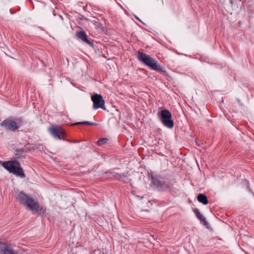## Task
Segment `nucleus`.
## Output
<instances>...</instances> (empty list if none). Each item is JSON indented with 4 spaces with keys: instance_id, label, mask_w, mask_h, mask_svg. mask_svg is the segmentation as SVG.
I'll use <instances>...</instances> for the list:
<instances>
[{
    "instance_id": "f257e3e1",
    "label": "nucleus",
    "mask_w": 254,
    "mask_h": 254,
    "mask_svg": "<svg viewBox=\"0 0 254 254\" xmlns=\"http://www.w3.org/2000/svg\"><path fill=\"white\" fill-rule=\"evenodd\" d=\"M16 199L20 204L26 206L33 213H37L39 215H43L46 212V209L40 206L39 202L30 195L23 191H19L17 194Z\"/></svg>"
},
{
    "instance_id": "f03ea898",
    "label": "nucleus",
    "mask_w": 254,
    "mask_h": 254,
    "mask_svg": "<svg viewBox=\"0 0 254 254\" xmlns=\"http://www.w3.org/2000/svg\"><path fill=\"white\" fill-rule=\"evenodd\" d=\"M137 59L142 64L149 67L152 70L159 71L163 74L166 73V71L163 70L161 66L157 64V61L149 56L138 51Z\"/></svg>"
},
{
    "instance_id": "7ed1b4c3",
    "label": "nucleus",
    "mask_w": 254,
    "mask_h": 254,
    "mask_svg": "<svg viewBox=\"0 0 254 254\" xmlns=\"http://www.w3.org/2000/svg\"><path fill=\"white\" fill-rule=\"evenodd\" d=\"M2 166L9 173H11L16 176H19L22 178L25 177V175L24 173L23 169L21 167L20 164L16 160H10L3 162Z\"/></svg>"
},
{
    "instance_id": "20e7f679",
    "label": "nucleus",
    "mask_w": 254,
    "mask_h": 254,
    "mask_svg": "<svg viewBox=\"0 0 254 254\" xmlns=\"http://www.w3.org/2000/svg\"><path fill=\"white\" fill-rule=\"evenodd\" d=\"M157 115L164 126L170 128L174 127V122L172 120V114L169 110L164 109L160 112H158Z\"/></svg>"
},
{
    "instance_id": "39448f33",
    "label": "nucleus",
    "mask_w": 254,
    "mask_h": 254,
    "mask_svg": "<svg viewBox=\"0 0 254 254\" xmlns=\"http://www.w3.org/2000/svg\"><path fill=\"white\" fill-rule=\"evenodd\" d=\"M22 124V120L21 119H16L14 121L10 119H6L3 121L0 126L4 127L7 130L15 131L21 126Z\"/></svg>"
},
{
    "instance_id": "423d86ee",
    "label": "nucleus",
    "mask_w": 254,
    "mask_h": 254,
    "mask_svg": "<svg viewBox=\"0 0 254 254\" xmlns=\"http://www.w3.org/2000/svg\"><path fill=\"white\" fill-rule=\"evenodd\" d=\"M152 184L156 186L157 187L162 189L166 191H169L171 193L174 192L173 184L171 183H166L165 182L161 181L158 179H156L153 175H151Z\"/></svg>"
},
{
    "instance_id": "0eeeda50",
    "label": "nucleus",
    "mask_w": 254,
    "mask_h": 254,
    "mask_svg": "<svg viewBox=\"0 0 254 254\" xmlns=\"http://www.w3.org/2000/svg\"><path fill=\"white\" fill-rule=\"evenodd\" d=\"M136 173L134 172V171L130 170L124 174L115 173L113 176L115 179L119 181L128 182L130 181L132 178L136 177Z\"/></svg>"
},
{
    "instance_id": "6e6552de",
    "label": "nucleus",
    "mask_w": 254,
    "mask_h": 254,
    "mask_svg": "<svg viewBox=\"0 0 254 254\" xmlns=\"http://www.w3.org/2000/svg\"><path fill=\"white\" fill-rule=\"evenodd\" d=\"M49 130L54 137L59 139H64L65 132L61 127L52 126L49 127Z\"/></svg>"
},
{
    "instance_id": "1a4fd4ad",
    "label": "nucleus",
    "mask_w": 254,
    "mask_h": 254,
    "mask_svg": "<svg viewBox=\"0 0 254 254\" xmlns=\"http://www.w3.org/2000/svg\"><path fill=\"white\" fill-rule=\"evenodd\" d=\"M91 99L93 102V108L94 109L98 108H101L103 110L106 109L105 101L101 95L95 94L91 96Z\"/></svg>"
},
{
    "instance_id": "9d476101",
    "label": "nucleus",
    "mask_w": 254,
    "mask_h": 254,
    "mask_svg": "<svg viewBox=\"0 0 254 254\" xmlns=\"http://www.w3.org/2000/svg\"><path fill=\"white\" fill-rule=\"evenodd\" d=\"M0 254H18L17 252L14 251L7 242L0 241Z\"/></svg>"
},
{
    "instance_id": "9b49d317",
    "label": "nucleus",
    "mask_w": 254,
    "mask_h": 254,
    "mask_svg": "<svg viewBox=\"0 0 254 254\" xmlns=\"http://www.w3.org/2000/svg\"><path fill=\"white\" fill-rule=\"evenodd\" d=\"M76 35L77 38L81 40L82 42H84L85 43L92 47H94L93 43L87 39V35L84 31H78L76 33Z\"/></svg>"
},
{
    "instance_id": "f8f14e48",
    "label": "nucleus",
    "mask_w": 254,
    "mask_h": 254,
    "mask_svg": "<svg viewBox=\"0 0 254 254\" xmlns=\"http://www.w3.org/2000/svg\"><path fill=\"white\" fill-rule=\"evenodd\" d=\"M193 211L197 218L203 223V224L204 226H207L208 225V222L206 220L205 217L200 213L198 209L195 208Z\"/></svg>"
},
{
    "instance_id": "ddd939ff",
    "label": "nucleus",
    "mask_w": 254,
    "mask_h": 254,
    "mask_svg": "<svg viewBox=\"0 0 254 254\" xmlns=\"http://www.w3.org/2000/svg\"><path fill=\"white\" fill-rule=\"evenodd\" d=\"M197 199L199 202L206 205L208 204V201L207 196L202 193H199L197 197Z\"/></svg>"
},
{
    "instance_id": "4468645a",
    "label": "nucleus",
    "mask_w": 254,
    "mask_h": 254,
    "mask_svg": "<svg viewBox=\"0 0 254 254\" xmlns=\"http://www.w3.org/2000/svg\"><path fill=\"white\" fill-rule=\"evenodd\" d=\"M79 125H88V126H96L97 125V124L96 123H92V122H88V121H84V122H77V123L72 124V126Z\"/></svg>"
},
{
    "instance_id": "2eb2a0df",
    "label": "nucleus",
    "mask_w": 254,
    "mask_h": 254,
    "mask_svg": "<svg viewBox=\"0 0 254 254\" xmlns=\"http://www.w3.org/2000/svg\"><path fill=\"white\" fill-rule=\"evenodd\" d=\"M108 140V139L107 138H100L97 141V144L99 146H101L105 144L107 142Z\"/></svg>"
},
{
    "instance_id": "dca6fc26",
    "label": "nucleus",
    "mask_w": 254,
    "mask_h": 254,
    "mask_svg": "<svg viewBox=\"0 0 254 254\" xmlns=\"http://www.w3.org/2000/svg\"><path fill=\"white\" fill-rule=\"evenodd\" d=\"M196 144L198 146H200L201 144H203L201 140H196Z\"/></svg>"
},
{
    "instance_id": "f3484780",
    "label": "nucleus",
    "mask_w": 254,
    "mask_h": 254,
    "mask_svg": "<svg viewBox=\"0 0 254 254\" xmlns=\"http://www.w3.org/2000/svg\"><path fill=\"white\" fill-rule=\"evenodd\" d=\"M107 156V155H106V154H104V155H102V157H103V159H105Z\"/></svg>"
},
{
    "instance_id": "a211bd4d",
    "label": "nucleus",
    "mask_w": 254,
    "mask_h": 254,
    "mask_svg": "<svg viewBox=\"0 0 254 254\" xmlns=\"http://www.w3.org/2000/svg\"><path fill=\"white\" fill-rule=\"evenodd\" d=\"M230 3H231V4H233V0H230Z\"/></svg>"
},
{
    "instance_id": "6ab92c4d",
    "label": "nucleus",
    "mask_w": 254,
    "mask_h": 254,
    "mask_svg": "<svg viewBox=\"0 0 254 254\" xmlns=\"http://www.w3.org/2000/svg\"><path fill=\"white\" fill-rule=\"evenodd\" d=\"M3 163V162L2 161H0V164H1L2 166V163Z\"/></svg>"
},
{
    "instance_id": "aec40b11",
    "label": "nucleus",
    "mask_w": 254,
    "mask_h": 254,
    "mask_svg": "<svg viewBox=\"0 0 254 254\" xmlns=\"http://www.w3.org/2000/svg\"><path fill=\"white\" fill-rule=\"evenodd\" d=\"M136 17V18L137 19H138V20H139L138 18H137V17Z\"/></svg>"
}]
</instances>
